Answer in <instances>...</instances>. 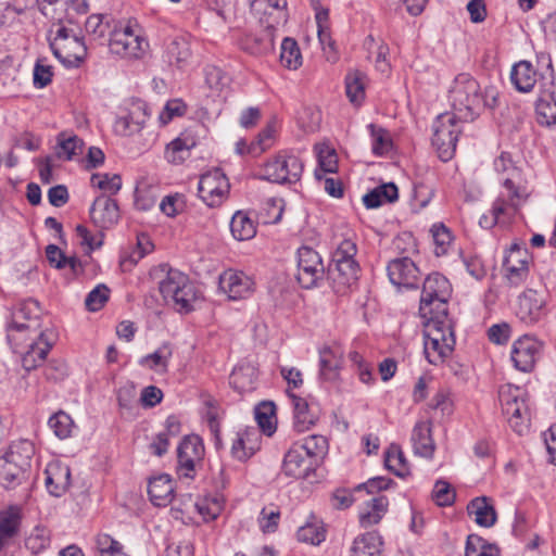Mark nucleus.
<instances>
[{
  "label": "nucleus",
  "mask_w": 556,
  "mask_h": 556,
  "mask_svg": "<svg viewBox=\"0 0 556 556\" xmlns=\"http://www.w3.org/2000/svg\"><path fill=\"white\" fill-rule=\"evenodd\" d=\"M451 293L450 281L439 273L430 274L424 281L419 314L427 320L424 345L430 364L443 362L455 345L453 325L447 315Z\"/></svg>",
  "instance_id": "f257e3e1"
},
{
  "label": "nucleus",
  "mask_w": 556,
  "mask_h": 556,
  "mask_svg": "<svg viewBox=\"0 0 556 556\" xmlns=\"http://www.w3.org/2000/svg\"><path fill=\"white\" fill-rule=\"evenodd\" d=\"M448 98L457 116L472 122L484 108V98L479 83L469 74H458L450 88Z\"/></svg>",
  "instance_id": "f03ea898"
},
{
  "label": "nucleus",
  "mask_w": 556,
  "mask_h": 556,
  "mask_svg": "<svg viewBox=\"0 0 556 556\" xmlns=\"http://www.w3.org/2000/svg\"><path fill=\"white\" fill-rule=\"evenodd\" d=\"M41 309L36 300L28 299L17 303L10 313V321L7 325V339L15 348L20 345V336L35 334L45 331L39 321Z\"/></svg>",
  "instance_id": "7ed1b4c3"
},
{
  "label": "nucleus",
  "mask_w": 556,
  "mask_h": 556,
  "mask_svg": "<svg viewBox=\"0 0 556 556\" xmlns=\"http://www.w3.org/2000/svg\"><path fill=\"white\" fill-rule=\"evenodd\" d=\"M148 46L146 38L135 31L130 22L126 25L115 23L110 31L108 47L115 58L139 60L144 55Z\"/></svg>",
  "instance_id": "20e7f679"
},
{
  "label": "nucleus",
  "mask_w": 556,
  "mask_h": 556,
  "mask_svg": "<svg viewBox=\"0 0 556 556\" xmlns=\"http://www.w3.org/2000/svg\"><path fill=\"white\" fill-rule=\"evenodd\" d=\"M463 122L455 113L445 112L438 115L432 124V146L443 162L450 161L455 154Z\"/></svg>",
  "instance_id": "39448f33"
},
{
  "label": "nucleus",
  "mask_w": 556,
  "mask_h": 556,
  "mask_svg": "<svg viewBox=\"0 0 556 556\" xmlns=\"http://www.w3.org/2000/svg\"><path fill=\"white\" fill-rule=\"evenodd\" d=\"M498 397L503 415L510 428L520 435L525 434L530 422L526 392L518 387L505 386L501 388Z\"/></svg>",
  "instance_id": "423d86ee"
},
{
  "label": "nucleus",
  "mask_w": 556,
  "mask_h": 556,
  "mask_svg": "<svg viewBox=\"0 0 556 556\" xmlns=\"http://www.w3.org/2000/svg\"><path fill=\"white\" fill-rule=\"evenodd\" d=\"M48 40L53 55L67 68L78 67L87 55L83 37L65 26L61 25L55 36Z\"/></svg>",
  "instance_id": "0eeeda50"
},
{
  "label": "nucleus",
  "mask_w": 556,
  "mask_h": 556,
  "mask_svg": "<svg viewBox=\"0 0 556 556\" xmlns=\"http://www.w3.org/2000/svg\"><path fill=\"white\" fill-rule=\"evenodd\" d=\"M303 168L300 157L288 151H280L263 164L260 178L274 184L291 185L301 179Z\"/></svg>",
  "instance_id": "6e6552de"
},
{
  "label": "nucleus",
  "mask_w": 556,
  "mask_h": 556,
  "mask_svg": "<svg viewBox=\"0 0 556 556\" xmlns=\"http://www.w3.org/2000/svg\"><path fill=\"white\" fill-rule=\"evenodd\" d=\"M24 334L20 336V345L10 344L15 353L21 355L22 366L25 370L30 371L39 367L46 361L49 352L56 341V334L53 329L46 328L45 331H38L35 334H27L29 341L25 345V351L22 346Z\"/></svg>",
  "instance_id": "1a4fd4ad"
},
{
  "label": "nucleus",
  "mask_w": 556,
  "mask_h": 556,
  "mask_svg": "<svg viewBox=\"0 0 556 556\" xmlns=\"http://www.w3.org/2000/svg\"><path fill=\"white\" fill-rule=\"evenodd\" d=\"M324 276L325 266L319 253L306 245L299 248L296 279L302 288L317 287Z\"/></svg>",
  "instance_id": "9d476101"
},
{
  "label": "nucleus",
  "mask_w": 556,
  "mask_h": 556,
  "mask_svg": "<svg viewBox=\"0 0 556 556\" xmlns=\"http://www.w3.org/2000/svg\"><path fill=\"white\" fill-rule=\"evenodd\" d=\"M204 445L200 437L186 435L178 445V472L185 478H193L195 467L202 462Z\"/></svg>",
  "instance_id": "9b49d317"
},
{
  "label": "nucleus",
  "mask_w": 556,
  "mask_h": 556,
  "mask_svg": "<svg viewBox=\"0 0 556 556\" xmlns=\"http://www.w3.org/2000/svg\"><path fill=\"white\" fill-rule=\"evenodd\" d=\"M543 343L532 336L517 339L511 349L510 358L516 369L529 372L533 369L542 351Z\"/></svg>",
  "instance_id": "f8f14e48"
},
{
  "label": "nucleus",
  "mask_w": 556,
  "mask_h": 556,
  "mask_svg": "<svg viewBox=\"0 0 556 556\" xmlns=\"http://www.w3.org/2000/svg\"><path fill=\"white\" fill-rule=\"evenodd\" d=\"M218 289L231 301L249 298L254 291V281L245 273L227 269L220 274Z\"/></svg>",
  "instance_id": "ddd939ff"
},
{
  "label": "nucleus",
  "mask_w": 556,
  "mask_h": 556,
  "mask_svg": "<svg viewBox=\"0 0 556 556\" xmlns=\"http://www.w3.org/2000/svg\"><path fill=\"white\" fill-rule=\"evenodd\" d=\"M546 314V295L533 289H527L518 296L516 316L520 321L532 325Z\"/></svg>",
  "instance_id": "4468645a"
},
{
  "label": "nucleus",
  "mask_w": 556,
  "mask_h": 556,
  "mask_svg": "<svg viewBox=\"0 0 556 556\" xmlns=\"http://www.w3.org/2000/svg\"><path fill=\"white\" fill-rule=\"evenodd\" d=\"M392 285L397 288L415 289L418 287L419 269L409 257L392 260L387 267Z\"/></svg>",
  "instance_id": "2eb2a0df"
},
{
  "label": "nucleus",
  "mask_w": 556,
  "mask_h": 556,
  "mask_svg": "<svg viewBox=\"0 0 556 556\" xmlns=\"http://www.w3.org/2000/svg\"><path fill=\"white\" fill-rule=\"evenodd\" d=\"M148 118L147 103L140 100L134 101L128 109V113L116 118L114 130L121 136H132L143 128Z\"/></svg>",
  "instance_id": "dca6fc26"
},
{
  "label": "nucleus",
  "mask_w": 556,
  "mask_h": 556,
  "mask_svg": "<svg viewBox=\"0 0 556 556\" xmlns=\"http://www.w3.org/2000/svg\"><path fill=\"white\" fill-rule=\"evenodd\" d=\"M90 218L101 229L111 228L119 219L117 202L108 195H99L90 207Z\"/></svg>",
  "instance_id": "f3484780"
},
{
  "label": "nucleus",
  "mask_w": 556,
  "mask_h": 556,
  "mask_svg": "<svg viewBox=\"0 0 556 556\" xmlns=\"http://www.w3.org/2000/svg\"><path fill=\"white\" fill-rule=\"evenodd\" d=\"M358 276L359 265L357 262L330 263L328 268V278L332 282L333 290L340 294H344L348 289L355 285Z\"/></svg>",
  "instance_id": "a211bd4d"
},
{
  "label": "nucleus",
  "mask_w": 556,
  "mask_h": 556,
  "mask_svg": "<svg viewBox=\"0 0 556 556\" xmlns=\"http://www.w3.org/2000/svg\"><path fill=\"white\" fill-rule=\"evenodd\" d=\"M315 465V462L305 454V451L295 444L285 455L282 470L289 477L305 479L314 470Z\"/></svg>",
  "instance_id": "6ab92c4d"
},
{
  "label": "nucleus",
  "mask_w": 556,
  "mask_h": 556,
  "mask_svg": "<svg viewBox=\"0 0 556 556\" xmlns=\"http://www.w3.org/2000/svg\"><path fill=\"white\" fill-rule=\"evenodd\" d=\"M45 483L48 492L53 496H61L71 484L70 467L60 462L49 463L45 470Z\"/></svg>",
  "instance_id": "aec40b11"
},
{
  "label": "nucleus",
  "mask_w": 556,
  "mask_h": 556,
  "mask_svg": "<svg viewBox=\"0 0 556 556\" xmlns=\"http://www.w3.org/2000/svg\"><path fill=\"white\" fill-rule=\"evenodd\" d=\"M262 437L256 429H247L238 432L231 445L233 458L245 462L252 457L261 447Z\"/></svg>",
  "instance_id": "412c9836"
},
{
  "label": "nucleus",
  "mask_w": 556,
  "mask_h": 556,
  "mask_svg": "<svg viewBox=\"0 0 556 556\" xmlns=\"http://www.w3.org/2000/svg\"><path fill=\"white\" fill-rule=\"evenodd\" d=\"M494 168L497 173L507 175L503 179V186L509 191L510 203L515 205V200L522 197V190L516 186L515 178L519 177V169L514 165L510 154L502 152L494 160Z\"/></svg>",
  "instance_id": "4be33fe9"
},
{
  "label": "nucleus",
  "mask_w": 556,
  "mask_h": 556,
  "mask_svg": "<svg viewBox=\"0 0 556 556\" xmlns=\"http://www.w3.org/2000/svg\"><path fill=\"white\" fill-rule=\"evenodd\" d=\"M431 421H417L413 428L410 441L416 455L425 458H432L435 444L431 434Z\"/></svg>",
  "instance_id": "5701e85b"
},
{
  "label": "nucleus",
  "mask_w": 556,
  "mask_h": 556,
  "mask_svg": "<svg viewBox=\"0 0 556 556\" xmlns=\"http://www.w3.org/2000/svg\"><path fill=\"white\" fill-rule=\"evenodd\" d=\"M148 493L153 505L167 506L174 498V482L169 475L163 473L150 479Z\"/></svg>",
  "instance_id": "b1692460"
},
{
  "label": "nucleus",
  "mask_w": 556,
  "mask_h": 556,
  "mask_svg": "<svg viewBox=\"0 0 556 556\" xmlns=\"http://www.w3.org/2000/svg\"><path fill=\"white\" fill-rule=\"evenodd\" d=\"M467 513L473 517L475 522L483 528L494 526L497 519L496 510L492 500L486 496H479L469 502Z\"/></svg>",
  "instance_id": "393cba45"
},
{
  "label": "nucleus",
  "mask_w": 556,
  "mask_h": 556,
  "mask_svg": "<svg viewBox=\"0 0 556 556\" xmlns=\"http://www.w3.org/2000/svg\"><path fill=\"white\" fill-rule=\"evenodd\" d=\"M35 454V446L28 440L13 442L8 452L1 456L5 462H10L15 467L31 472V459Z\"/></svg>",
  "instance_id": "a878e982"
},
{
  "label": "nucleus",
  "mask_w": 556,
  "mask_h": 556,
  "mask_svg": "<svg viewBox=\"0 0 556 556\" xmlns=\"http://www.w3.org/2000/svg\"><path fill=\"white\" fill-rule=\"evenodd\" d=\"M287 393L292 400L294 429L298 432L307 431L312 426L316 424L317 415L311 409L306 400L291 393L289 390Z\"/></svg>",
  "instance_id": "bb28decb"
},
{
  "label": "nucleus",
  "mask_w": 556,
  "mask_h": 556,
  "mask_svg": "<svg viewBox=\"0 0 556 556\" xmlns=\"http://www.w3.org/2000/svg\"><path fill=\"white\" fill-rule=\"evenodd\" d=\"M536 121L542 126L556 125V100L553 90H542L535 101Z\"/></svg>",
  "instance_id": "cd10ccee"
},
{
  "label": "nucleus",
  "mask_w": 556,
  "mask_h": 556,
  "mask_svg": "<svg viewBox=\"0 0 556 556\" xmlns=\"http://www.w3.org/2000/svg\"><path fill=\"white\" fill-rule=\"evenodd\" d=\"M191 58V50L189 42L184 38H174L165 48L163 59L170 65L177 68H184L189 59Z\"/></svg>",
  "instance_id": "c85d7f7f"
},
{
  "label": "nucleus",
  "mask_w": 556,
  "mask_h": 556,
  "mask_svg": "<svg viewBox=\"0 0 556 556\" xmlns=\"http://www.w3.org/2000/svg\"><path fill=\"white\" fill-rule=\"evenodd\" d=\"M510 81L520 92H529L536 83V71L528 61L516 63L510 73Z\"/></svg>",
  "instance_id": "c756f323"
},
{
  "label": "nucleus",
  "mask_w": 556,
  "mask_h": 556,
  "mask_svg": "<svg viewBox=\"0 0 556 556\" xmlns=\"http://www.w3.org/2000/svg\"><path fill=\"white\" fill-rule=\"evenodd\" d=\"M160 271L166 275L159 281V290L164 300H172L177 291L184 287L188 276L177 269L169 268L166 264L160 266Z\"/></svg>",
  "instance_id": "7c9ffc66"
},
{
  "label": "nucleus",
  "mask_w": 556,
  "mask_h": 556,
  "mask_svg": "<svg viewBox=\"0 0 556 556\" xmlns=\"http://www.w3.org/2000/svg\"><path fill=\"white\" fill-rule=\"evenodd\" d=\"M341 356L331 348L325 346L319 350V378L324 381L333 382L339 377Z\"/></svg>",
  "instance_id": "2f4dec72"
},
{
  "label": "nucleus",
  "mask_w": 556,
  "mask_h": 556,
  "mask_svg": "<svg viewBox=\"0 0 556 556\" xmlns=\"http://www.w3.org/2000/svg\"><path fill=\"white\" fill-rule=\"evenodd\" d=\"M30 472L0 458V485L5 490H15L28 482Z\"/></svg>",
  "instance_id": "473e14b6"
},
{
  "label": "nucleus",
  "mask_w": 556,
  "mask_h": 556,
  "mask_svg": "<svg viewBox=\"0 0 556 556\" xmlns=\"http://www.w3.org/2000/svg\"><path fill=\"white\" fill-rule=\"evenodd\" d=\"M399 198V190L395 184H383L370 190L363 197V203L367 208H377L384 203H392Z\"/></svg>",
  "instance_id": "72a5a7b5"
},
{
  "label": "nucleus",
  "mask_w": 556,
  "mask_h": 556,
  "mask_svg": "<svg viewBox=\"0 0 556 556\" xmlns=\"http://www.w3.org/2000/svg\"><path fill=\"white\" fill-rule=\"evenodd\" d=\"M388 498L384 495L372 497L359 513V523L363 528L377 525L388 509Z\"/></svg>",
  "instance_id": "f704fd0d"
},
{
  "label": "nucleus",
  "mask_w": 556,
  "mask_h": 556,
  "mask_svg": "<svg viewBox=\"0 0 556 556\" xmlns=\"http://www.w3.org/2000/svg\"><path fill=\"white\" fill-rule=\"evenodd\" d=\"M382 539L378 532H367L357 536L352 546V556H380Z\"/></svg>",
  "instance_id": "c9c22d12"
},
{
  "label": "nucleus",
  "mask_w": 556,
  "mask_h": 556,
  "mask_svg": "<svg viewBox=\"0 0 556 556\" xmlns=\"http://www.w3.org/2000/svg\"><path fill=\"white\" fill-rule=\"evenodd\" d=\"M56 142L55 154L59 159L71 161L83 153L84 141L74 134L62 131L58 135Z\"/></svg>",
  "instance_id": "e433bc0d"
},
{
  "label": "nucleus",
  "mask_w": 556,
  "mask_h": 556,
  "mask_svg": "<svg viewBox=\"0 0 556 556\" xmlns=\"http://www.w3.org/2000/svg\"><path fill=\"white\" fill-rule=\"evenodd\" d=\"M255 381V368L249 364L235 367L229 377V384L239 393L254 390Z\"/></svg>",
  "instance_id": "4c0bfd02"
},
{
  "label": "nucleus",
  "mask_w": 556,
  "mask_h": 556,
  "mask_svg": "<svg viewBox=\"0 0 556 556\" xmlns=\"http://www.w3.org/2000/svg\"><path fill=\"white\" fill-rule=\"evenodd\" d=\"M230 231L237 240H249L255 236L256 226L245 213L239 211L230 220Z\"/></svg>",
  "instance_id": "58836bf2"
},
{
  "label": "nucleus",
  "mask_w": 556,
  "mask_h": 556,
  "mask_svg": "<svg viewBox=\"0 0 556 556\" xmlns=\"http://www.w3.org/2000/svg\"><path fill=\"white\" fill-rule=\"evenodd\" d=\"M384 463L386 467L397 477L404 478L410 473L404 453L396 444H391L386 452Z\"/></svg>",
  "instance_id": "ea45409f"
},
{
  "label": "nucleus",
  "mask_w": 556,
  "mask_h": 556,
  "mask_svg": "<svg viewBox=\"0 0 556 556\" xmlns=\"http://www.w3.org/2000/svg\"><path fill=\"white\" fill-rule=\"evenodd\" d=\"M172 354L169 344L164 343L153 353L141 357L139 364L155 371L165 372Z\"/></svg>",
  "instance_id": "a19ab883"
},
{
  "label": "nucleus",
  "mask_w": 556,
  "mask_h": 556,
  "mask_svg": "<svg viewBox=\"0 0 556 556\" xmlns=\"http://www.w3.org/2000/svg\"><path fill=\"white\" fill-rule=\"evenodd\" d=\"M280 63L288 70H296L302 65V54L298 42L286 37L281 42Z\"/></svg>",
  "instance_id": "79ce46f5"
},
{
  "label": "nucleus",
  "mask_w": 556,
  "mask_h": 556,
  "mask_svg": "<svg viewBox=\"0 0 556 556\" xmlns=\"http://www.w3.org/2000/svg\"><path fill=\"white\" fill-rule=\"evenodd\" d=\"M318 168L315 170V177L317 180H321L325 174H332L337 172L338 159L336 151L327 146L318 148Z\"/></svg>",
  "instance_id": "37998d69"
},
{
  "label": "nucleus",
  "mask_w": 556,
  "mask_h": 556,
  "mask_svg": "<svg viewBox=\"0 0 556 556\" xmlns=\"http://www.w3.org/2000/svg\"><path fill=\"white\" fill-rule=\"evenodd\" d=\"M366 76L359 72L354 71L345 77V91L346 96L353 103L361 102L365 97V80Z\"/></svg>",
  "instance_id": "c03bdc74"
},
{
  "label": "nucleus",
  "mask_w": 556,
  "mask_h": 556,
  "mask_svg": "<svg viewBox=\"0 0 556 556\" xmlns=\"http://www.w3.org/2000/svg\"><path fill=\"white\" fill-rule=\"evenodd\" d=\"M86 31L92 36L94 40H100L101 43L105 40L106 35L110 36L111 27L110 22L103 14H91L85 24Z\"/></svg>",
  "instance_id": "a18cd8bd"
},
{
  "label": "nucleus",
  "mask_w": 556,
  "mask_h": 556,
  "mask_svg": "<svg viewBox=\"0 0 556 556\" xmlns=\"http://www.w3.org/2000/svg\"><path fill=\"white\" fill-rule=\"evenodd\" d=\"M465 556H500V549L482 538L470 534L467 538Z\"/></svg>",
  "instance_id": "49530a36"
},
{
  "label": "nucleus",
  "mask_w": 556,
  "mask_h": 556,
  "mask_svg": "<svg viewBox=\"0 0 556 556\" xmlns=\"http://www.w3.org/2000/svg\"><path fill=\"white\" fill-rule=\"evenodd\" d=\"M298 540L300 542L319 545L326 539V530L321 522H307L298 530Z\"/></svg>",
  "instance_id": "de8ad7c7"
},
{
  "label": "nucleus",
  "mask_w": 556,
  "mask_h": 556,
  "mask_svg": "<svg viewBox=\"0 0 556 556\" xmlns=\"http://www.w3.org/2000/svg\"><path fill=\"white\" fill-rule=\"evenodd\" d=\"M49 427L53 430L59 439H67L74 430V421L72 417L63 410L52 415L48 421Z\"/></svg>",
  "instance_id": "09e8293b"
},
{
  "label": "nucleus",
  "mask_w": 556,
  "mask_h": 556,
  "mask_svg": "<svg viewBox=\"0 0 556 556\" xmlns=\"http://www.w3.org/2000/svg\"><path fill=\"white\" fill-rule=\"evenodd\" d=\"M197 300V291L194 286L190 282L189 278L185 281L184 287H181L175 296L172 299L176 308L179 312L188 313L192 311L193 303Z\"/></svg>",
  "instance_id": "8fccbe9b"
},
{
  "label": "nucleus",
  "mask_w": 556,
  "mask_h": 556,
  "mask_svg": "<svg viewBox=\"0 0 556 556\" xmlns=\"http://www.w3.org/2000/svg\"><path fill=\"white\" fill-rule=\"evenodd\" d=\"M305 451V454L315 462L326 454L328 450V441L324 435L313 434L304 439L302 444H298Z\"/></svg>",
  "instance_id": "3c124183"
},
{
  "label": "nucleus",
  "mask_w": 556,
  "mask_h": 556,
  "mask_svg": "<svg viewBox=\"0 0 556 556\" xmlns=\"http://www.w3.org/2000/svg\"><path fill=\"white\" fill-rule=\"evenodd\" d=\"M255 419L262 430L270 435L275 428L273 421L275 419V404L273 402H262L255 407Z\"/></svg>",
  "instance_id": "603ef678"
},
{
  "label": "nucleus",
  "mask_w": 556,
  "mask_h": 556,
  "mask_svg": "<svg viewBox=\"0 0 556 556\" xmlns=\"http://www.w3.org/2000/svg\"><path fill=\"white\" fill-rule=\"evenodd\" d=\"M367 127L372 141V153L378 156L387 154L391 148V140L389 139L386 129L375 124H369Z\"/></svg>",
  "instance_id": "864d4df0"
},
{
  "label": "nucleus",
  "mask_w": 556,
  "mask_h": 556,
  "mask_svg": "<svg viewBox=\"0 0 556 556\" xmlns=\"http://www.w3.org/2000/svg\"><path fill=\"white\" fill-rule=\"evenodd\" d=\"M507 278L513 285H519L528 274V263L522 258L505 257L503 263Z\"/></svg>",
  "instance_id": "5fc2aeb1"
},
{
  "label": "nucleus",
  "mask_w": 556,
  "mask_h": 556,
  "mask_svg": "<svg viewBox=\"0 0 556 556\" xmlns=\"http://www.w3.org/2000/svg\"><path fill=\"white\" fill-rule=\"evenodd\" d=\"M26 547L33 554H39L50 545L49 531L43 527H36L26 539Z\"/></svg>",
  "instance_id": "6e6d98bb"
},
{
  "label": "nucleus",
  "mask_w": 556,
  "mask_h": 556,
  "mask_svg": "<svg viewBox=\"0 0 556 556\" xmlns=\"http://www.w3.org/2000/svg\"><path fill=\"white\" fill-rule=\"evenodd\" d=\"M110 289L105 285H98L85 299V305L88 311L97 312L108 302Z\"/></svg>",
  "instance_id": "4d7b16f0"
},
{
  "label": "nucleus",
  "mask_w": 556,
  "mask_h": 556,
  "mask_svg": "<svg viewBox=\"0 0 556 556\" xmlns=\"http://www.w3.org/2000/svg\"><path fill=\"white\" fill-rule=\"evenodd\" d=\"M229 191V181L228 179H222V186L212 190H203L199 191V197L201 200L210 207L218 206L223 203Z\"/></svg>",
  "instance_id": "13d9d810"
},
{
  "label": "nucleus",
  "mask_w": 556,
  "mask_h": 556,
  "mask_svg": "<svg viewBox=\"0 0 556 556\" xmlns=\"http://www.w3.org/2000/svg\"><path fill=\"white\" fill-rule=\"evenodd\" d=\"M20 526V514L16 508H9L0 513V532L4 536H13L16 534Z\"/></svg>",
  "instance_id": "bf43d9fd"
},
{
  "label": "nucleus",
  "mask_w": 556,
  "mask_h": 556,
  "mask_svg": "<svg viewBox=\"0 0 556 556\" xmlns=\"http://www.w3.org/2000/svg\"><path fill=\"white\" fill-rule=\"evenodd\" d=\"M357 253L356 243L351 239H343L332 252L331 263H350L356 262L355 255Z\"/></svg>",
  "instance_id": "052dcab7"
},
{
  "label": "nucleus",
  "mask_w": 556,
  "mask_h": 556,
  "mask_svg": "<svg viewBox=\"0 0 556 556\" xmlns=\"http://www.w3.org/2000/svg\"><path fill=\"white\" fill-rule=\"evenodd\" d=\"M91 185L112 194H115L122 187V178L117 174H93L91 176Z\"/></svg>",
  "instance_id": "680f3d73"
},
{
  "label": "nucleus",
  "mask_w": 556,
  "mask_h": 556,
  "mask_svg": "<svg viewBox=\"0 0 556 556\" xmlns=\"http://www.w3.org/2000/svg\"><path fill=\"white\" fill-rule=\"evenodd\" d=\"M432 498L439 506H450L455 501V491L450 483L439 480L433 486Z\"/></svg>",
  "instance_id": "e2e57ef3"
},
{
  "label": "nucleus",
  "mask_w": 556,
  "mask_h": 556,
  "mask_svg": "<svg viewBox=\"0 0 556 556\" xmlns=\"http://www.w3.org/2000/svg\"><path fill=\"white\" fill-rule=\"evenodd\" d=\"M187 106L180 99H173L167 101L163 111L159 115L162 125L168 124L175 116H182L186 113Z\"/></svg>",
  "instance_id": "0e129e2a"
},
{
  "label": "nucleus",
  "mask_w": 556,
  "mask_h": 556,
  "mask_svg": "<svg viewBox=\"0 0 556 556\" xmlns=\"http://www.w3.org/2000/svg\"><path fill=\"white\" fill-rule=\"evenodd\" d=\"M195 508L204 521L215 520L222 511V505L217 498L197 502Z\"/></svg>",
  "instance_id": "69168bd1"
},
{
  "label": "nucleus",
  "mask_w": 556,
  "mask_h": 556,
  "mask_svg": "<svg viewBox=\"0 0 556 556\" xmlns=\"http://www.w3.org/2000/svg\"><path fill=\"white\" fill-rule=\"evenodd\" d=\"M222 179H228L220 168H214L200 177L198 192L222 186Z\"/></svg>",
  "instance_id": "338daca9"
},
{
  "label": "nucleus",
  "mask_w": 556,
  "mask_h": 556,
  "mask_svg": "<svg viewBox=\"0 0 556 556\" xmlns=\"http://www.w3.org/2000/svg\"><path fill=\"white\" fill-rule=\"evenodd\" d=\"M432 237L434 240V243L437 245L435 248V254L441 255L446 252V247L452 241V235L450 230L444 225H433L432 229Z\"/></svg>",
  "instance_id": "774afa93"
}]
</instances>
